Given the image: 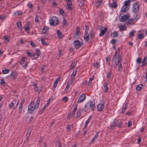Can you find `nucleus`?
Listing matches in <instances>:
<instances>
[{
	"mask_svg": "<svg viewBox=\"0 0 147 147\" xmlns=\"http://www.w3.org/2000/svg\"><path fill=\"white\" fill-rule=\"evenodd\" d=\"M40 100V98L38 97L37 99L36 104L34 101H32L29 103L28 109V113L32 114L33 113L34 110H36L38 109Z\"/></svg>",
	"mask_w": 147,
	"mask_h": 147,
	"instance_id": "f257e3e1",
	"label": "nucleus"
},
{
	"mask_svg": "<svg viewBox=\"0 0 147 147\" xmlns=\"http://www.w3.org/2000/svg\"><path fill=\"white\" fill-rule=\"evenodd\" d=\"M94 66L96 68H98L100 66V65L99 63H98L97 62H96L95 63H94L93 64Z\"/></svg>",
	"mask_w": 147,
	"mask_h": 147,
	"instance_id": "f704fd0d",
	"label": "nucleus"
},
{
	"mask_svg": "<svg viewBox=\"0 0 147 147\" xmlns=\"http://www.w3.org/2000/svg\"><path fill=\"white\" fill-rule=\"evenodd\" d=\"M129 7L123 5L121 9V12H126L129 9Z\"/></svg>",
	"mask_w": 147,
	"mask_h": 147,
	"instance_id": "9b49d317",
	"label": "nucleus"
},
{
	"mask_svg": "<svg viewBox=\"0 0 147 147\" xmlns=\"http://www.w3.org/2000/svg\"><path fill=\"white\" fill-rule=\"evenodd\" d=\"M0 83L3 84L4 86H5L6 85V84L5 82V80L3 79H1Z\"/></svg>",
	"mask_w": 147,
	"mask_h": 147,
	"instance_id": "09e8293b",
	"label": "nucleus"
},
{
	"mask_svg": "<svg viewBox=\"0 0 147 147\" xmlns=\"http://www.w3.org/2000/svg\"><path fill=\"white\" fill-rule=\"evenodd\" d=\"M147 61V57H144L143 61L142 62V66H144L146 64Z\"/></svg>",
	"mask_w": 147,
	"mask_h": 147,
	"instance_id": "bb28decb",
	"label": "nucleus"
},
{
	"mask_svg": "<svg viewBox=\"0 0 147 147\" xmlns=\"http://www.w3.org/2000/svg\"><path fill=\"white\" fill-rule=\"evenodd\" d=\"M33 86L34 88V90L35 91H38V88L37 84L35 83L33 85Z\"/></svg>",
	"mask_w": 147,
	"mask_h": 147,
	"instance_id": "4c0bfd02",
	"label": "nucleus"
},
{
	"mask_svg": "<svg viewBox=\"0 0 147 147\" xmlns=\"http://www.w3.org/2000/svg\"><path fill=\"white\" fill-rule=\"evenodd\" d=\"M130 17L129 13H127L125 15L121 17L120 20L121 22H124L127 20Z\"/></svg>",
	"mask_w": 147,
	"mask_h": 147,
	"instance_id": "0eeeda50",
	"label": "nucleus"
},
{
	"mask_svg": "<svg viewBox=\"0 0 147 147\" xmlns=\"http://www.w3.org/2000/svg\"><path fill=\"white\" fill-rule=\"evenodd\" d=\"M77 110V107H75L73 110L72 111V114L73 115H75V112H76V111Z\"/></svg>",
	"mask_w": 147,
	"mask_h": 147,
	"instance_id": "603ef678",
	"label": "nucleus"
},
{
	"mask_svg": "<svg viewBox=\"0 0 147 147\" xmlns=\"http://www.w3.org/2000/svg\"><path fill=\"white\" fill-rule=\"evenodd\" d=\"M130 1H129L128 0L124 2V5H124L125 6H126L127 7H130Z\"/></svg>",
	"mask_w": 147,
	"mask_h": 147,
	"instance_id": "b1692460",
	"label": "nucleus"
},
{
	"mask_svg": "<svg viewBox=\"0 0 147 147\" xmlns=\"http://www.w3.org/2000/svg\"><path fill=\"white\" fill-rule=\"evenodd\" d=\"M85 0H78V5L81 7H83L84 4V2Z\"/></svg>",
	"mask_w": 147,
	"mask_h": 147,
	"instance_id": "f3484780",
	"label": "nucleus"
},
{
	"mask_svg": "<svg viewBox=\"0 0 147 147\" xmlns=\"http://www.w3.org/2000/svg\"><path fill=\"white\" fill-rule=\"evenodd\" d=\"M91 120V118L89 117L88 119V120L86 121V122L85 125L84 126V128L83 129H85L87 127L88 123L90 122V121Z\"/></svg>",
	"mask_w": 147,
	"mask_h": 147,
	"instance_id": "a878e982",
	"label": "nucleus"
},
{
	"mask_svg": "<svg viewBox=\"0 0 147 147\" xmlns=\"http://www.w3.org/2000/svg\"><path fill=\"white\" fill-rule=\"evenodd\" d=\"M119 28L121 31L126 30V28L125 25H121L119 26Z\"/></svg>",
	"mask_w": 147,
	"mask_h": 147,
	"instance_id": "dca6fc26",
	"label": "nucleus"
},
{
	"mask_svg": "<svg viewBox=\"0 0 147 147\" xmlns=\"http://www.w3.org/2000/svg\"><path fill=\"white\" fill-rule=\"evenodd\" d=\"M2 73L3 74H6L8 73L9 72V70L7 69H3L2 71Z\"/></svg>",
	"mask_w": 147,
	"mask_h": 147,
	"instance_id": "c9c22d12",
	"label": "nucleus"
},
{
	"mask_svg": "<svg viewBox=\"0 0 147 147\" xmlns=\"http://www.w3.org/2000/svg\"><path fill=\"white\" fill-rule=\"evenodd\" d=\"M121 63H122V62H121V63L119 65L118 67V70L119 71H120L121 69L122 68V65Z\"/></svg>",
	"mask_w": 147,
	"mask_h": 147,
	"instance_id": "49530a36",
	"label": "nucleus"
},
{
	"mask_svg": "<svg viewBox=\"0 0 147 147\" xmlns=\"http://www.w3.org/2000/svg\"><path fill=\"white\" fill-rule=\"evenodd\" d=\"M99 133V132H97L95 135V136L92 138L91 141V142H94L95 140L98 138V134Z\"/></svg>",
	"mask_w": 147,
	"mask_h": 147,
	"instance_id": "aec40b11",
	"label": "nucleus"
},
{
	"mask_svg": "<svg viewBox=\"0 0 147 147\" xmlns=\"http://www.w3.org/2000/svg\"><path fill=\"white\" fill-rule=\"evenodd\" d=\"M45 40L44 39L42 38L41 39V42L42 45L45 46H46L48 45V44L45 41Z\"/></svg>",
	"mask_w": 147,
	"mask_h": 147,
	"instance_id": "7c9ffc66",
	"label": "nucleus"
},
{
	"mask_svg": "<svg viewBox=\"0 0 147 147\" xmlns=\"http://www.w3.org/2000/svg\"><path fill=\"white\" fill-rule=\"evenodd\" d=\"M40 55V54L38 53H36L35 54H34V55L33 56L34 57V59H36L38 58L39 56Z\"/></svg>",
	"mask_w": 147,
	"mask_h": 147,
	"instance_id": "c03bdc74",
	"label": "nucleus"
},
{
	"mask_svg": "<svg viewBox=\"0 0 147 147\" xmlns=\"http://www.w3.org/2000/svg\"><path fill=\"white\" fill-rule=\"evenodd\" d=\"M62 18L63 20V25L64 26H65L66 25V23H67V20L65 17L64 16H63Z\"/></svg>",
	"mask_w": 147,
	"mask_h": 147,
	"instance_id": "72a5a7b5",
	"label": "nucleus"
},
{
	"mask_svg": "<svg viewBox=\"0 0 147 147\" xmlns=\"http://www.w3.org/2000/svg\"><path fill=\"white\" fill-rule=\"evenodd\" d=\"M67 4H72L71 0H66Z\"/></svg>",
	"mask_w": 147,
	"mask_h": 147,
	"instance_id": "0e129e2a",
	"label": "nucleus"
},
{
	"mask_svg": "<svg viewBox=\"0 0 147 147\" xmlns=\"http://www.w3.org/2000/svg\"><path fill=\"white\" fill-rule=\"evenodd\" d=\"M71 5L72 4L69 5L67 4L66 5V8L70 10H71L72 9V7L71 6Z\"/></svg>",
	"mask_w": 147,
	"mask_h": 147,
	"instance_id": "8fccbe9b",
	"label": "nucleus"
},
{
	"mask_svg": "<svg viewBox=\"0 0 147 147\" xmlns=\"http://www.w3.org/2000/svg\"><path fill=\"white\" fill-rule=\"evenodd\" d=\"M87 104H89L90 107L93 111H94V109L95 108V103L94 102H93L92 101H90Z\"/></svg>",
	"mask_w": 147,
	"mask_h": 147,
	"instance_id": "6e6552de",
	"label": "nucleus"
},
{
	"mask_svg": "<svg viewBox=\"0 0 147 147\" xmlns=\"http://www.w3.org/2000/svg\"><path fill=\"white\" fill-rule=\"evenodd\" d=\"M25 101V99H22L21 102H20L19 106V113L21 112L22 109V105L24 104Z\"/></svg>",
	"mask_w": 147,
	"mask_h": 147,
	"instance_id": "f8f14e48",
	"label": "nucleus"
},
{
	"mask_svg": "<svg viewBox=\"0 0 147 147\" xmlns=\"http://www.w3.org/2000/svg\"><path fill=\"white\" fill-rule=\"evenodd\" d=\"M28 64V62H26L24 65L22 66L24 68L26 69V67L27 66Z\"/></svg>",
	"mask_w": 147,
	"mask_h": 147,
	"instance_id": "e2e57ef3",
	"label": "nucleus"
},
{
	"mask_svg": "<svg viewBox=\"0 0 147 147\" xmlns=\"http://www.w3.org/2000/svg\"><path fill=\"white\" fill-rule=\"evenodd\" d=\"M49 29V28L48 27L44 26L43 28L42 31V34H45V33L47 32Z\"/></svg>",
	"mask_w": 147,
	"mask_h": 147,
	"instance_id": "6ab92c4d",
	"label": "nucleus"
},
{
	"mask_svg": "<svg viewBox=\"0 0 147 147\" xmlns=\"http://www.w3.org/2000/svg\"><path fill=\"white\" fill-rule=\"evenodd\" d=\"M104 106V105L102 104H98L97 106L98 110L99 111H102L103 109Z\"/></svg>",
	"mask_w": 147,
	"mask_h": 147,
	"instance_id": "4468645a",
	"label": "nucleus"
},
{
	"mask_svg": "<svg viewBox=\"0 0 147 147\" xmlns=\"http://www.w3.org/2000/svg\"><path fill=\"white\" fill-rule=\"evenodd\" d=\"M86 96L84 94H82L79 98L77 101L78 103H80L83 102L86 98Z\"/></svg>",
	"mask_w": 147,
	"mask_h": 147,
	"instance_id": "423d86ee",
	"label": "nucleus"
},
{
	"mask_svg": "<svg viewBox=\"0 0 147 147\" xmlns=\"http://www.w3.org/2000/svg\"><path fill=\"white\" fill-rule=\"evenodd\" d=\"M121 57H120L119 55L118 56L117 58V62L116 63L115 65H114V67H117V65H118L119 63H120L121 62Z\"/></svg>",
	"mask_w": 147,
	"mask_h": 147,
	"instance_id": "393cba45",
	"label": "nucleus"
},
{
	"mask_svg": "<svg viewBox=\"0 0 147 147\" xmlns=\"http://www.w3.org/2000/svg\"><path fill=\"white\" fill-rule=\"evenodd\" d=\"M43 140V138L42 137H40L38 141V142L39 144H40Z\"/></svg>",
	"mask_w": 147,
	"mask_h": 147,
	"instance_id": "338daca9",
	"label": "nucleus"
},
{
	"mask_svg": "<svg viewBox=\"0 0 147 147\" xmlns=\"http://www.w3.org/2000/svg\"><path fill=\"white\" fill-rule=\"evenodd\" d=\"M141 13H138L136 14L135 18H134L135 19H136V20L137 21L139 19L140 17Z\"/></svg>",
	"mask_w": 147,
	"mask_h": 147,
	"instance_id": "2f4dec72",
	"label": "nucleus"
},
{
	"mask_svg": "<svg viewBox=\"0 0 147 147\" xmlns=\"http://www.w3.org/2000/svg\"><path fill=\"white\" fill-rule=\"evenodd\" d=\"M107 77L108 78H110L111 77V73L109 72H108L107 73Z\"/></svg>",
	"mask_w": 147,
	"mask_h": 147,
	"instance_id": "774afa93",
	"label": "nucleus"
},
{
	"mask_svg": "<svg viewBox=\"0 0 147 147\" xmlns=\"http://www.w3.org/2000/svg\"><path fill=\"white\" fill-rule=\"evenodd\" d=\"M55 121L54 119H53L52 120L51 123L50 125V127H52L54 124L55 123Z\"/></svg>",
	"mask_w": 147,
	"mask_h": 147,
	"instance_id": "680f3d73",
	"label": "nucleus"
},
{
	"mask_svg": "<svg viewBox=\"0 0 147 147\" xmlns=\"http://www.w3.org/2000/svg\"><path fill=\"white\" fill-rule=\"evenodd\" d=\"M136 22H137V21L134 18H130L127 22L126 24H127L133 25L134 24V23Z\"/></svg>",
	"mask_w": 147,
	"mask_h": 147,
	"instance_id": "1a4fd4ad",
	"label": "nucleus"
},
{
	"mask_svg": "<svg viewBox=\"0 0 147 147\" xmlns=\"http://www.w3.org/2000/svg\"><path fill=\"white\" fill-rule=\"evenodd\" d=\"M140 7V3L139 2H137L134 3L132 8V11L134 13L137 12Z\"/></svg>",
	"mask_w": 147,
	"mask_h": 147,
	"instance_id": "7ed1b4c3",
	"label": "nucleus"
},
{
	"mask_svg": "<svg viewBox=\"0 0 147 147\" xmlns=\"http://www.w3.org/2000/svg\"><path fill=\"white\" fill-rule=\"evenodd\" d=\"M84 40L86 41H88L89 39V35L88 31H85L84 35Z\"/></svg>",
	"mask_w": 147,
	"mask_h": 147,
	"instance_id": "9d476101",
	"label": "nucleus"
},
{
	"mask_svg": "<svg viewBox=\"0 0 147 147\" xmlns=\"http://www.w3.org/2000/svg\"><path fill=\"white\" fill-rule=\"evenodd\" d=\"M14 104L13 102H11L10 104L9 105V108H12V107L14 106Z\"/></svg>",
	"mask_w": 147,
	"mask_h": 147,
	"instance_id": "bf43d9fd",
	"label": "nucleus"
},
{
	"mask_svg": "<svg viewBox=\"0 0 147 147\" xmlns=\"http://www.w3.org/2000/svg\"><path fill=\"white\" fill-rule=\"evenodd\" d=\"M59 13L62 15H63L64 14L63 10V9L60 8L59 10Z\"/></svg>",
	"mask_w": 147,
	"mask_h": 147,
	"instance_id": "4d7b16f0",
	"label": "nucleus"
},
{
	"mask_svg": "<svg viewBox=\"0 0 147 147\" xmlns=\"http://www.w3.org/2000/svg\"><path fill=\"white\" fill-rule=\"evenodd\" d=\"M118 36L117 32L116 31H114L113 33V37H116Z\"/></svg>",
	"mask_w": 147,
	"mask_h": 147,
	"instance_id": "ea45409f",
	"label": "nucleus"
},
{
	"mask_svg": "<svg viewBox=\"0 0 147 147\" xmlns=\"http://www.w3.org/2000/svg\"><path fill=\"white\" fill-rule=\"evenodd\" d=\"M62 100L63 102H65L68 101V98L67 97L65 96L63 98Z\"/></svg>",
	"mask_w": 147,
	"mask_h": 147,
	"instance_id": "5fc2aeb1",
	"label": "nucleus"
},
{
	"mask_svg": "<svg viewBox=\"0 0 147 147\" xmlns=\"http://www.w3.org/2000/svg\"><path fill=\"white\" fill-rule=\"evenodd\" d=\"M77 64V62L75 61H73L70 66L69 68L70 69H71L73 68Z\"/></svg>",
	"mask_w": 147,
	"mask_h": 147,
	"instance_id": "c85d7f7f",
	"label": "nucleus"
},
{
	"mask_svg": "<svg viewBox=\"0 0 147 147\" xmlns=\"http://www.w3.org/2000/svg\"><path fill=\"white\" fill-rule=\"evenodd\" d=\"M30 45L32 46V47H36V45L34 44V42L32 41H31L30 43Z\"/></svg>",
	"mask_w": 147,
	"mask_h": 147,
	"instance_id": "13d9d810",
	"label": "nucleus"
},
{
	"mask_svg": "<svg viewBox=\"0 0 147 147\" xmlns=\"http://www.w3.org/2000/svg\"><path fill=\"white\" fill-rule=\"evenodd\" d=\"M108 84L106 83H104V85H103V88L105 89L104 92H107L109 90V88L108 87Z\"/></svg>",
	"mask_w": 147,
	"mask_h": 147,
	"instance_id": "4be33fe9",
	"label": "nucleus"
},
{
	"mask_svg": "<svg viewBox=\"0 0 147 147\" xmlns=\"http://www.w3.org/2000/svg\"><path fill=\"white\" fill-rule=\"evenodd\" d=\"M26 54L30 57H31L34 55V54L32 53L28 52L26 53Z\"/></svg>",
	"mask_w": 147,
	"mask_h": 147,
	"instance_id": "de8ad7c7",
	"label": "nucleus"
},
{
	"mask_svg": "<svg viewBox=\"0 0 147 147\" xmlns=\"http://www.w3.org/2000/svg\"><path fill=\"white\" fill-rule=\"evenodd\" d=\"M31 131H30V130H29V131H28V132L27 133V134H26V136H27V137H26V139L27 140H28L29 138V136L30 135V133H31Z\"/></svg>",
	"mask_w": 147,
	"mask_h": 147,
	"instance_id": "a19ab883",
	"label": "nucleus"
},
{
	"mask_svg": "<svg viewBox=\"0 0 147 147\" xmlns=\"http://www.w3.org/2000/svg\"><path fill=\"white\" fill-rule=\"evenodd\" d=\"M143 87V85L142 84L138 85L136 87V90L138 91L141 90Z\"/></svg>",
	"mask_w": 147,
	"mask_h": 147,
	"instance_id": "cd10ccee",
	"label": "nucleus"
},
{
	"mask_svg": "<svg viewBox=\"0 0 147 147\" xmlns=\"http://www.w3.org/2000/svg\"><path fill=\"white\" fill-rule=\"evenodd\" d=\"M136 31L134 30H132L129 33V36L132 38L134 36V34L136 32Z\"/></svg>",
	"mask_w": 147,
	"mask_h": 147,
	"instance_id": "412c9836",
	"label": "nucleus"
},
{
	"mask_svg": "<svg viewBox=\"0 0 147 147\" xmlns=\"http://www.w3.org/2000/svg\"><path fill=\"white\" fill-rule=\"evenodd\" d=\"M59 22L58 18L55 16L52 17L50 21V24L53 26L57 25Z\"/></svg>",
	"mask_w": 147,
	"mask_h": 147,
	"instance_id": "f03ea898",
	"label": "nucleus"
},
{
	"mask_svg": "<svg viewBox=\"0 0 147 147\" xmlns=\"http://www.w3.org/2000/svg\"><path fill=\"white\" fill-rule=\"evenodd\" d=\"M73 44L74 47L76 49L80 48L81 46L82 45V43L78 40H75L73 42Z\"/></svg>",
	"mask_w": 147,
	"mask_h": 147,
	"instance_id": "39448f33",
	"label": "nucleus"
},
{
	"mask_svg": "<svg viewBox=\"0 0 147 147\" xmlns=\"http://www.w3.org/2000/svg\"><path fill=\"white\" fill-rule=\"evenodd\" d=\"M60 79V77H58L56 79L54 83H55V84H57V83L59 81Z\"/></svg>",
	"mask_w": 147,
	"mask_h": 147,
	"instance_id": "864d4df0",
	"label": "nucleus"
},
{
	"mask_svg": "<svg viewBox=\"0 0 147 147\" xmlns=\"http://www.w3.org/2000/svg\"><path fill=\"white\" fill-rule=\"evenodd\" d=\"M107 30V27L104 28L103 29L101 30L99 34V36H103Z\"/></svg>",
	"mask_w": 147,
	"mask_h": 147,
	"instance_id": "2eb2a0df",
	"label": "nucleus"
},
{
	"mask_svg": "<svg viewBox=\"0 0 147 147\" xmlns=\"http://www.w3.org/2000/svg\"><path fill=\"white\" fill-rule=\"evenodd\" d=\"M25 59H26V58L25 57H22L21 59V61H20V63L21 64H24L25 62V61H26Z\"/></svg>",
	"mask_w": 147,
	"mask_h": 147,
	"instance_id": "58836bf2",
	"label": "nucleus"
},
{
	"mask_svg": "<svg viewBox=\"0 0 147 147\" xmlns=\"http://www.w3.org/2000/svg\"><path fill=\"white\" fill-rule=\"evenodd\" d=\"M11 75L12 76L13 78H15L18 76V74L15 72H13L11 73Z\"/></svg>",
	"mask_w": 147,
	"mask_h": 147,
	"instance_id": "c756f323",
	"label": "nucleus"
},
{
	"mask_svg": "<svg viewBox=\"0 0 147 147\" xmlns=\"http://www.w3.org/2000/svg\"><path fill=\"white\" fill-rule=\"evenodd\" d=\"M94 34L95 33H94V30H92L91 31L90 33V38H93V36H94Z\"/></svg>",
	"mask_w": 147,
	"mask_h": 147,
	"instance_id": "79ce46f5",
	"label": "nucleus"
},
{
	"mask_svg": "<svg viewBox=\"0 0 147 147\" xmlns=\"http://www.w3.org/2000/svg\"><path fill=\"white\" fill-rule=\"evenodd\" d=\"M47 107H46V106H45V105L42 108V109H41V110L40 111V113H42V112L44 111V110L45 109H46V108Z\"/></svg>",
	"mask_w": 147,
	"mask_h": 147,
	"instance_id": "052dcab7",
	"label": "nucleus"
},
{
	"mask_svg": "<svg viewBox=\"0 0 147 147\" xmlns=\"http://www.w3.org/2000/svg\"><path fill=\"white\" fill-rule=\"evenodd\" d=\"M57 34L58 37L59 38H62L63 37V36L62 34L61 33V31L58 30L57 31Z\"/></svg>",
	"mask_w": 147,
	"mask_h": 147,
	"instance_id": "a211bd4d",
	"label": "nucleus"
},
{
	"mask_svg": "<svg viewBox=\"0 0 147 147\" xmlns=\"http://www.w3.org/2000/svg\"><path fill=\"white\" fill-rule=\"evenodd\" d=\"M142 60V59L140 58H138L137 59L136 61L137 63L139 64L141 63Z\"/></svg>",
	"mask_w": 147,
	"mask_h": 147,
	"instance_id": "6e6d98bb",
	"label": "nucleus"
},
{
	"mask_svg": "<svg viewBox=\"0 0 147 147\" xmlns=\"http://www.w3.org/2000/svg\"><path fill=\"white\" fill-rule=\"evenodd\" d=\"M94 76H93L92 77L89 78L88 82V86H90L91 85V84L92 82V81L94 79Z\"/></svg>",
	"mask_w": 147,
	"mask_h": 147,
	"instance_id": "5701e85b",
	"label": "nucleus"
},
{
	"mask_svg": "<svg viewBox=\"0 0 147 147\" xmlns=\"http://www.w3.org/2000/svg\"><path fill=\"white\" fill-rule=\"evenodd\" d=\"M27 6L29 8H31L32 7V4L31 2H30L27 4Z\"/></svg>",
	"mask_w": 147,
	"mask_h": 147,
	"instance_id": "3c124183",
	"label": "nucleus"
},
{
	"mask_svg": "<svg viewBox=\"0 0 147 147\" xmlns=\"http://www.w3.org/2000/svg\"><path fill=\"white\" fill-rule=\"evenodd\" d=\"M109 6L110 7H112L113 8H115L117 6V4L116 2H113L112 4L109 3Z\"/></svg>",
	"mask_w": 147,
	"mask_h": 147,
	"instance_id": "ddd939ff",
	"label": "nucleus"
},
{
	"mask_svg": "<svg viewBox=\"0 0 147 147\" xmlns=\"http://www.w3.org/2000/svg\"><path fill=\"white\" fill-rule=\"evenodd\" d=\"M3 37L6 42H8L9 41V37L8 36H5Z\"/></svg>",
	"mask_w": 147,
	"mask_h": 147,
	"instance_id": "37998d69",
	"label": "nucleus"
},
{
	"mask_svg": "<svg viewBox=\"0 0 147 147\" xmlns=\"http://www.w3.org/2000/svg\"><path fill=\"white\" fill-rule=\"evenodd\" d=\"M81 115V111L80 110H78L77 113V117L78 118Z\"/></svg>",
	"mask_w": 147,
	"mask_h": 147,
	"instance_id": "e433bc0d",
	"label": "nucleus"
},
{
	"mask_svg": "<svg viewBox=\"0 0 147 147\" xmlns=\"http://www.w3.org/2000/svg\"><path fill=\"white\" fill-rule=\"evenodd\" d=\"M144 36L141 34H138L137 35V37L139 39H142L144 38Z\"/></svg>",
	"mask_w": 147,
	"mask_h": 147,
	"instance_id": "a18cd8bd",
	"label": "nucleus"
},
{
	"mask_svg": "<svg viewBox=\"0 0 147 147\" xmlns=\"http://www.w3.org/2000/svg\"><path fill=\"white\" fill-rule=\"evenodd\" d=\"M77 70L75 69L73 71V73L71 76V78L69 83L70 84H72L74 81L75 76L76 74Z\"/></svg>",
	"mask_w": 147,
	"mask_h": 147,
	"instance_id": "20e7f679",
	"label": "nucleus"
},
{
	"mask_svg": "<svg viewBox=\"0 0 147 147\" xmlns=\"http://www.w3.org/2000/svg\"><path fill=\"white\" fill-rule=\"evenodd\" d=\"M80 28L78 26L77 27L76 31V35H78L79 34H80Z\"/></svg>",
	"mask_w": 147,
	"mask_h": 147,
	"instance_id": "473e14b6",
	"label": "nucleus"
},
{
	"mask_svg": "<svg viewBox=\"0 0 147 147\" xmlns=\"http://www.w3.org/2000/svg\"><path fill=\"white\" fill-rule=\"evenodd\" d=\"M62 55V51L61 49H60L59 51V56L60 57Z\"/></svg>",
	"mask_w": 147,
	"mask_h": 147,
	"instance_id": "69168bd1",
	"label": "nucleus"
}]
</instances>
